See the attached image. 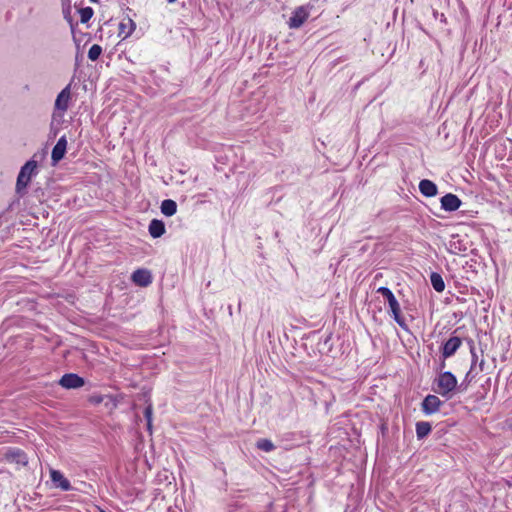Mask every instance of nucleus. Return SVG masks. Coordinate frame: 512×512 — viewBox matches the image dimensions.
Returning <instances> with one entry per match:
<instances>
[{"label":"nucleus","instance_id":"nucleus-23","mask_svg":"<svg viewBox=\"0 0 512 512\" xmlns=\"http://www.w3.org/2000/svg\"><path fill=\"white\" fill-rule=\"evenodd\" d=\"M145 418L147 419V427L148 430L151 429L152 426V407L148 406L144 411Z\"/></svg>","mask_w":512,"mask_h":512},{"label":"nucleus","instance_id":"nucleus-28","mask_svg":"<svg viewBox=\"0 0 512 512\" xmlns=\"http://www.w3.org/2000/svg\"><path fill=\"white\" fill-rule=\"evenodd\" d=\"M101 512H106V511H104V510H101Z\"/></svg>","mask_w":512,"mask_h":512},{"label":"nucleus","instance_id":"nucleus-27","mask_svg":"<svg viewBox=\"0 0 512 512\" xmlns=\"http://www.w3.org/2000/svg\"><path fill=\"white\" fill-rule=\"evenodd\" d=\"M90 1L93 2V3L99 2V0H90Z\"/></svg>","mask_w":512,"mask_h":512},{"label":"nucleus","instance_id":"nucleus-9","mask_svg":"<svg viewBox=\"0 0 512 512\" xmlns=\"http://www.w3.org/2000/svg\"><path fill=\"white\" fill-rule=\"evenodd\" d=\"M84 379L77 374L69 373L61 377L59 384L66 389H76L84 385Z\"/></svg>","mask_w":512,"mask_h":512},{"label":"nucleus","instance_id":"nucleus-24","mask_svg":"<svg viewBox=\"0 0 512 512\" xmlns=\"http://www.w3.org/2000/svg\"><path fill=\"white\" fill-rule=\"evenodd\" d=\"M471 354H472V357H473V362H472V365H471V368H470V371L468 372L467 376H469L470 374H472L473 372V369H474V366H475V363H476V353L474 352V347L472 346L471 347Z\"/></svg>","mask_w":512,"mask_h":512},{"label":"nucleus","instance_id":"nucleus-6","mask_svg":"<svg viewBox=\"0 0 512 512\" xmlns=\"http://www.w3.org/2000/svg\"><path fill=\"white\" fill-rule=\"evenodd\" d=\"M4 458L7 462L15 463L19 466H26L28 464L27 455L19 448H9Z\"/></svg>","mask_w":512,"mask_h":512},{"label":"nucleus","instance_id":"nucleus-25","mask_svg":"<svg viewBox=\"0 0 512 512\" xmlns=\"http://www.w3.org/2000/svg\"><path fill=\"white\" fill-rule=\"evenodd\" d=\"M484 365V361L482 360L480 363V369L482 370V366Z\"/></svg>","mask_w":512,"mask_h":512},{"label":"nucleus","instance_id":"nucleus-15","mask_svg":"<svg viewBox=\"0 0 512 512\" xmlns=\"http://www.w3.org/2000/svg\"><path fill=\"white\" fill-rule=\"evenodd\" d=\"M51 480L64 491H68L71 488L70 482L59 471H51Z\"/></svg>","mask_w":512,"mask_h":512},{"label":"nucleus","instance_id":"nucleus-22","mask_svg":"<svg viewBox=\"0 0 512 512\" xmlns=\"http://www.w3.org/2000/svg\"><path fill=\"white\" fill-rule=\"evenodd\" d=\"M93 9L91 7H84L79 10L80 21L87 23L93 16Z\"/></svg>","mask_w":512,"mask_h":512},{"label":"nucleus","instance_id":"nucleus-14","mask_svg":"<svg viewBox=\"0 0 512 512\" xmlns=\"http://www.w3.org/2000/svg\"><path fill=\"white\" fill-rule=\"evenodd\" d=\"M148 230L153 238H159L165 233V225L162 221L153 219L149 224Z\"/></svg>","mask_w":512,"mask_h":512},{"label":"nucleus","instance_id":"nucleus-7","mask_svg":"<svg viewBox=\"0 0 512 512\" xmlns=\"http://www.w3.org/2000/svg\"><path fill=\"white\" fill-rule=\"evenodd\" d=\"M462 344L461 338L457 336L450 337L444 344L441 350L442 357L447 359L453 356Z\"/></svg>","mask_w":512,"mask_h":512},{"label":"nucleus","instance_id":"nucleus-13","mask_svg":"<svg viewBox=\"0 0 512 512\" xmlns=\"http://www.w3.org/2000/svg\"><path fill=\"white\" fill-rule=\"evenodd\" d=\"M419 191L425 197H434L438 194V188L434 182L423 179L419 183Z\"/></svg>","mask_w":512,"mask_h":512},{"label":"nucleus","instance_id":"nucleus-19","mask_svg":"<svg viewBox=\"0 0 512 512\" xmlns=\"http://www.w3.org/2000/svg\"><path fill=\"white\" fill-rule=\"evenodd\" d=\"M256 447L265 452H271L275 449V445L269 439H259L256 443Z\"/></svg>","mask_w":512,"mask_h":512},{"label":"nucleus","instance_id":"nucleus-3","mask_svg":"<svg viewBox=\"0 0 512 512\" xmlns=\"http://www.w3.org/2000/svg\"><path fill=\"white\" fill-rule=\"evenodd\" d=\"M71 98V90L70 86H66L58 95L54 104V111L52 118L54 120H61L64 116V113L68 110L69 101Z\"/></svg>","mask_w":512,"mask_h":512},{"label":"nucleus","instance_id":"nucleus-17","mask_svg":"<svg viewBox=\"0 0 512 512\" xmlns=\"http://www.w3.org/2000/svg\"><path fill=\"white\" fill-rule=\"evenodd\" d=\"M430 281H431V285L432 287L437 291V292H442L444 291L445 289V283H444V280L442 278V276L438 273H435L433 272L430 276Z\"/></svg>","mask_w":512,"mask_h":512},{"label":"nucleus","instance_id":"nucleus-5","mask_svg":"<svg viewBox=\"0 0 512 512\" xmlns=\"http://www.w3.org/2000/svg\"><path fill=\"white\" fill-rule=\"evenodd\" d=\"M309 17V9L307 6L297 7L288 21L291 29L300 28Z\"/></svg>","mask_w":512,"mask_h":512},{"label":"nucleus","instance_id":"nucleus-2","mask_svg":"<svg viewBox=\"0 0 512 512\" xmlns=\"http://www.w3.org/2000/svg\"><path fill=\"white\" fill-rule=\"evenodd\" d=\"M37 169V162L35 160H29L22 166L16 182V191L17 193H21L25 190L30 183L32 175L35 173Z\"/></svg>","mask_w":512,"mask_h":512},{"label":"nucleus","instance_id":"nucleus-20","mask_svg":"<svg viewBox=\"0 0 512 512\" xmlns=\"http://www.w3.org/2000/svg\"><path fill=\"white\" fill-rule=\"evenodd\" d=\"M136 24L130 19H127V23L121 22L120 23V33H125V37L129 36L133 30L135 29Z\"/></svg>","mask_w":512,"mask_h":512},{"label":"nucleus","instance_id":"nucleus-21","mask_svg":"<svg viewBox=\"0 0 512 512\" xmlns=\"http://www.w3.org/2000/svg\"><path fill=\"white\" fill-rule=\"evenodd\" d=\"M102 54V47L98 44H94L88 51V58L91 61H96Z\"/></svg>","mask_w":512,"mask_h":512},{"label":"nucleus","instance_id":"nucleus-26","mask_svg":"<svg viewBox=\"0 0 512 512\" xmlns=\"http://www.w3.org/2000/svg\"><path fill=\"white\" fill-rule=\"evenodd\" d=\"M169 3H174L176 2L177 0H167Z\"/></svg>","mask_w":512,"mask_h":512},{"label":"nucleus","instance_id":"nucleus-16","mask_svg":"<svg viewBox=\"0 0 512 512\" xmlns=\"http://www.w3.org/2000/svg\"><path fill=\"white\" fill-rule=\"evenodd\" d=\"M160 208L165 216H173L177 211V204L174 200L166 199L162 201Z\"/></svg>","mask_w":512,"mask_h":512},{"label":"nucleus","instance_id":"nucleus-10","mask_svg":"<svg viewBox=\"0 0 512 512\" xmlns=\"http://www.w3.org/2000/svg\"><path fill=\"white\" fill-rule=\"evenodd\" d=\"M67 149V139L66 136H62L57 141L56 145L52 149L51 159L54 164L58 163L63 159Z\"/></svg>","mask_w":512,"mask_h":512},{"label":"nucleus","instance_id":"nucleus-12","mask_svg":"<svg viewBox=\"0 0 512 512\" xmlns=\"http://www.w3.org/2000/svg\"><path fill=\"white\" fill-rule=\"evenodd\" d=\"M442 402L435 395H428L425 397L422 403V409L426 414H432L439 410Z\"/></svg>","mask_w":512,"mask_h":512},{"label":"nucleus","instance_id":"nucleus-4","mask_svg":"<svg viewBox=\"0 0 512 512\" xmlns=\"http://www.w3.org/2000/svg\"><path fill=\"white\" fill-rule=\"evenodd\" d=\"M436 383L437 388L435 391L444 397H448L456 388L457 379L451 372H443L438 376Z\"/></svg>","mask_w":512,"mask_h":512},{"label":"nucleus","instance_id":"nucleus-1","mask_svg":"<svg viewBox=\"0 0 512 512\" xmlns=\"http://www.w3.org/2000/svg\"><path fill=\"white\" fill-rule=\"evenodd\" d=\"M377 293L381 294L388 302L391 316L395 322L403 329H407V324L404 317L401 314L400 304L394 296L393 292L387 287H379Z\"/></svg>","mask_w":512,"mask_h":512},{"label":"nucleus","instance_id":"nucleus-11","mask_svg":"<svg viewBox=\"0 0 512 512\" xmlns=\"http://www.w3.org/2000/svg\"><path fill=\"white\" fill-rule=\"evenodd\" d=\"M132 281L141 287H147L152 282L151 273L146 269H138L132 274Z\"/></svg>","mask_w":512,"mask_h":512},{"label":"nucleus","instance_id":"nucleus-18","mask_svg":"<svg viewBox=\"0 0 512 512\" xmlns=\"http://www.w3.org/2000/svg\"><path fill=\"white\" fill-rule=\"evenodd\" d=\"M431 432V424L421 421L416 424V435L419 439L426 437Z\"/></svg>","mask_w":512,"mask_h":512},{"label":"nucleus","instance_id":"nucleus-8","mask_svg":"<svg viewBox=\"0 0 512 512\" xmlns=\"http://www.w3.org/2000/svg\"><path fill=\"white\" fill-rule=\"evenodd\" d=\"M441 208L448 212L456 211L460 208L462 202L460 198L452 193H447L440 199Z\"/></svg>","mask_w":512,"mask_h":512}]
</instances>
